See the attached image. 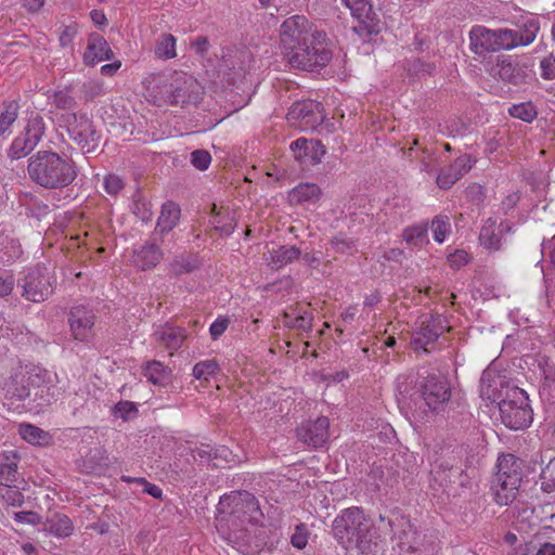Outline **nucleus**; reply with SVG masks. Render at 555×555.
<instances>
[{
    "mask_svg": "<svg viewBox=\"0 0 555 555\" xmlns=\"http://www.w3.org/2000/svg\"><path fill=\"white\" fill-rule=\"evenodd\" d=\"M280 46L283 56L296 68L312 70L323 67L332 57L325 35L312 31L309 21L302 15H294L283 22Z\"/></svg>",
    "mask_w": 555,
    "mask_h": 555,
    "instance_id": "f257e3e1",
    "label": "nucleus"
},
{
    "mask_svg": "<svg viewBox=\"0 0 555 555\" xmlns=\"http://www.w3.org/2000/svg\"><path fill=\"white\" fill-rule=\"evenodd\" d=\"M450 397L451 388L444 377L430 376L420 385L413 376H399L396 382L398 406L409 420H421L427 409H441Z\"/></svg>",
    "mask_w": 555,
    "mask_h": 555,
    "instance_id": "f03ea898",
    "label": "nucleus"
},
{
    "mask_svg": "<svg viewBox=\"0 0 555 555\" xmlns=\"http://www.w3.org/2000/svg\"><path fill=\"white\" fill-rule=\"evenodd\" d=\"M337 542L356 555H373L378 538L374 521L359 507L341 511L333 521Z\"/></svg>",
    "mask_w": 555,
    "mask_h": 555,
    "instance_id": "7ed1b4c3",
    "label": "nucleus"
},
{
    "mask_svg": "<svg viewBox=\"0 0 555 555\" xmlns=\"http://www.w3.org/2000/svg\"><path fill=\"white\" fill-rule=\"evenodd\" d=\"M216 528L230 542L236 543V529L245 524H257L262 517L258 502L250 493L223 495L217 507Z\"/></svg>",
    "mask_w": 555,
    "mask_h": 555,
    "instance_id": "20e7f679",
    "label": "nucleus"
},
{
    "mask_svg": "<svg viewBox=\"0 0 555 555\" xmlns=\"http://www.w3.org/2000/svg\"><path fill=\"white\" fill-rule=\"evenodd\" d=\"M28 173L36 183L49 189L66 186L77 177L73 160L49 151H39L29 159Z\"/></svg>",
    "mask_w": 555,
    "mask_h": 555,
    "instance_id": "39448f33",
    "label": "nucleus"
},
{
    "mask_svg": "<svg viewBox=\"0 0 555 555\" xmlns=\"http://www.w3.org/2000/svg\"><path fill=\"white\" fill-rule=\"evenodd\" d=\"M490 386L482 387L481 396L496 404L499 420L512 430L527 428L532 422V410L527 393L518 387L502 386L498 395L489 393Z\"/></svg>",
    "mask_w": 555,
    "mask_h": 555,
    "instance_id": "423d86ee",
    "label": "nucleus"
},
{
    "mask_svg": "<svg viewBox=\"0 0 555 555\" xmlns=\"http://www.w3.org/2000/svg\"><path fill=\"white\" fill-rule=\"evenodd\" d=\"M521 482L520 463L512 454H504L498 459V473L492 482L491 490L494 500L500 505H508L518 493Z\"/></svg>",
    "mask_w": 555,
    "mask_h": 555,
    "instance_id": "0eeeda50",
    "label": "nucleus"
},
{
    "mask_svg": "<svg viewBox=\"0 0 555 555\" xmlns=\"http://www.w3.org/2000/svg\"><path fill=\"white\" fill-rule=\"evenodd\" d=\"M59 124L66 128L69 138L83 153H91L96 149L100 135L86 113H63L59 117Z\"/></svg>",
    "mask_w": 555,
    "mask_h": 555,
    "instance_id": "6e6552de",
    "label": "nucleus"
},
{
    "mask_svg": "<svg viewBox=\"0 0 555 555\" xmlns=\"http://www.w3.org/2000/svg\"><path fill=\"white\" fill-rule=\"evenodd\" d=\"M46 131L43 117L38 112H30L24 131L12 142L9 156L18 159L28 155L40 142Z\"/></svg>",
    "mask_w": 555,
    "mask_h": 555,
    "instance_id": "1a4fd4ad",
    "label": "nucleus"
},
{
    "mask_svg": "<svg viewBox=\"0 0 555 555\" xmlns=\"http://www.w3.org/2000/svg\"><path fill=\"white\" fill-rule=\"evenodd\" d=\"M323 120L322 106L313 100L298 101L292 105L287 121L301 131L314 129Z\"/></svg>",
    "mask_w": 555,
    "mask_h": 555,
    "instance_id": "9d476101",
    "label": "nucleus"
},
{
    "mask_svg": "<svg viewBox=\"0 0 555 555\" xmlns=\"http://www.w3.org/2000/svg\"><path fill=\"white\" fill-rule=\"evenodd\" d=\"M53 283L54 278L47 270H34L25 278L24 296L34 302L43 301L52 293Z\"/></svg>",
    "mask_w": 555,
    "mask_h": 555,
    "instance_id": "9b49d317",
    "label": "nucleus"
},
{
    "mask_svg": "<svg viewBox=\"0 0 555 555\" xmlns=\"http://www.w3.org/2000/svg\"><path fill=\"white\" fill-rule=\"evenodd\" d=\"M446 328L442 317H424L421 322V328L415 333L412 340L414 348L427 351V346L435 341Z\"/></svg>",
    "mask_w": 555,
    "mask_h": 555,
    "instance_id": "f8f14e48",
    "label": "nucleus"
},
{
    "mask_svg": "<svg viewBox=\"0 0 555 555\" xmlns=\"http://www.w3.org/2000/svg\"><path fill=\"white\" fill-rule=\"evenodd\" d=\"M296 160L301 164H318L325 154L324 146L317 140L299 138L291 144Z\"/></svg>",
    "mask_w": 555,
    "mask_h": 555,
    "instance_id": "ddd939ff",
    "label": "nucleus"
},
{
    "mask_svg": "<svg viewBox=\"0 0 555 555\" xmlns=\"http://www.w3.org/2000/svg\"><path fill=\"white\" fill-rule=\"evenodd\" d=\"M511 227L507 222L489 218L481 228L479 241L480 244L490 250H499L502 246L504 233L508 232Z\"/></svg>",
    "mask_w": 555,
    "mask_h": 555,
    "instance_id": "4468645a",
    "label": "nucleus"
},
{
    "mask_svg": "<svg viewBox=\"0 0 555 555\" xmlns=\"http://www.w3.org/2000/svg\"><path fill=\"white\" fill-rule=\"evenodd\" d=\"M330 421L327 417H319L312 424L302 426L297 430L298 438L306 444L320 448L328 438Z\"/></svg>",
    "mask_w": 555,
    "mask_h": 555,
    "instance_id": "2eb2a0df",
    "label": "nucleus"
},
{
    "mask_svg": "<svg viewBox=\"0 0 555 555\" xmlns=\"http://www.w3.org/2000/svg\"><path fill=\"white\" fill-rule=\"evenodd\" d=\"M93 314L82 307H76L70 312L69 326L77 340H87L93 327Z\"/></svg>",
    "mask_w": 555,
    "mask_h": 555,
    "instance_id": "dca6fc26",
    "label": "nucleus"
},
{
    "mask_svg": "<svg viewBox=\"0 0 555 555\" xmlns=\"http://www.w3.org/2000/svg\"><path fill=\"white\" fill-rule=\"evenodd\" d=\"M112 50L106 40L99 34H91L88 38L87 49L83 53V61L88 65H94L109 60Z\"/></svg>",
    "mask_w": 555,
    "mask_h": 555,
    "instance_id": "f3484780",
    "label": "nucleus"
},
{
    "mask_svg": "<svg viewBox=\"0 0 555 555\" xmlns=\"http://www.w3.org/2000/svg\"><path fill=\"white\" fill-rule=\"evenodd\" d=\"M300 250L291 245L268 247L263 254L264 261L272 269H280L300 257Z\"/></svg>",
    "mask_w": 555,
    "mask_h": 555,
    "instance_id": "a211bd4d",
    "label": "nucleus"
},
{
    "mask_svg": "<svg viewBox=\"0 0 555 555\" xmlns=\"http://www.w3.org/2000/svg\"><path fill=\"white\" fill-rule=\"evenodd\" d=\"M494 29L474 26L469 31L470 48L475 53L496 52Z\"/></svg>",
    "mask_w": 555,
    "mask_h": 555,
    "instance_id": "6ab92c4d",
    "label": "nucleus"
},
{
    "mask_svg": "<svg viewBox=\"0 0 555 555\" xmlns=\"http://www.w3.org/2000/svg\"><path fill=\"white\" fill-rule=\"evenodd\" d=\"M474 165V159L470 155H462L455 159L451 165V169L454 170L452 177H447V172H440L437 177V184L441 189H449L455 183L464 173L470 170Z\"/></svg>",
    "mask_w": 555,
    "mask_h": 555,
    "instance_id": "aec40b11",
    "label": "nucleus"
},
{
    "mask_svg": "<svg viewBox=\"0 0 555 555\" xmlns=\"http://www.w3.org/2000/svg\"><path fill=\"white\" fill-rule=\"evenodd\" d=\"M162 259V251L153 244L144 245L133 253V263L141 270L154 268Z\"/></svg>",
    "mask_w": 555,
    "mask_h": 555,
    "instance_id": "412c9836",
    "label": "nucleus"
},
{
    "mask_svg": "<svg viewBox=\"0 0 555 555\" xmlns=\"http://www.w3.org/2000/svg\"><path fill=\"white\" fill-rule=\"evenodd\" d=\"M18 434L23 440L33 446L48 447L53 442L52 436L48 431L31 424L21 423Z\"/></svg>",
    "mask_w": 555,
    "mask_h": 555,
    "instance_id": "4be33fe9",
    "label": "nucleus"
},
{
    "mask_svg": "<svg viewBox=\"0 0 555 555\" xmlns=\"http://www.w3.org/2000/svg\"><path fill=\"white\" fill-rule=\"evenodd\" d=\"M517 25L519 27L518 40L520 44L528 46L533 42L540 30L538 17L534 14L527 13L521 15L520 20L517 22Z\"/></svg>",
    "mask_w": 555,
    "mask_h": 555,
    "instance_id": "5701e85b",
    "label": "nucleus"
},
{
    "mask_svg": "<svg viewBox=\"0 0 555 555\" xmlns=\"http://www.w3.org/2000/svg\"><path fill=\"white\" fill-rule=\"evenodd\" d=\"M321 195L320 188L314 183H300L288 194L292 204H311L315 203Z\"/></svg>",
    "mask_w": 555,
    "mask_h": 555,
    "instance_id": "b1692460",
    "label": "nucleus"
},
{
    "mask_svg": "<svg viewBox=\"0 0 555 555\" xmlns=\"http://www.w3.org/2000/svg\"><path fill=\"white\" fill-rule=\"evenodd\" d=\"M179 218V206L173 202H168L163 205L157 227L159 228L160 232L170 231L177 224Z\"/></svg>",
    "mask_w": 555,
    "mask_h": 555,
    "instance_id": "393cba45",
    "label": "nucleus"
},
{
    "mask_svg": "<svg viewBox=\"0 0 555 555\" xmlns=\"http://www.w3.org/2000/svg\"><path fill=\"white\" fill-rule=\"evenodd\" d=\"M494 34L496 51L511 50L521 46L518 40V31L516 30L501 28L494 29Z\"/></svg>",
    "mask_w": 555,
    "mask_h": 555,
    "instance_id": "a878e982",
    "label": "nucleus"
},
{
    "mask_svg": "<svg viewBox=\"0 0 555 555\" xmlns=\"http://www.w3.org/2000/svg\"><path fill=\"white\" fill-rule=\"evenodd\" d=\"M346 8L350 10L351 15L360 23H365L372 14V4L370 0H341Z\"/></svg>",
    "mask_w": 555,
    "mask_h": 555,
    "instance_id": "bb28decb",
    "label": "nucleus"
},
{
    "mask_svg": "<svg viewBox=\"0 0 555 555\" xmlns=\"http://www.w3.org/2000/svg\"><path fill=\"white\" fill-rule=\"evenodd\" d=\"M212 217L210 223L221 235H230L235 228V220L233 216L227 214L225 216H221V211L218 209L217 205L212 207Z\"/></svg>",
    "mask_w": 555,
    "mask_h": 555,
    "instance_id": "cd10ccee",
    "label": "nucleus"
},
{
    "mask_svg": "<svg viewBox=\"0 0 555 555\" xmlns=\"http://www.w3.org/2000/svg\"><path fill=\"white\" fill-rule=\"evenodd\" d=\"M155 55L162 60L173 59L176 53V38L170 34L162 35L155 47Z\"/></svg>",
    "mask_w": 555,
    "mask_h": 555,
    "instance_id": "c85d7f7f",
    "label": "nucleus"
},
{
    "mask_svg": "<svg viewBox=\"0 0 555 555\" xmlns=\"http://www.w3.org/2000/svg\"><path fill=\"white\" fill-rule=\"evenodd\" d=\"M170 371L160 362L153 361L145 367V376L154 385H165L169 379Z\"/></svg>",
    "mask_w": 555,
    "mask_h": 555,
    "instance_id": "c756f323",
    "label": "nucleus"
},
{
    "mask_svg": "<svg viewBox=\"0 0 555 555\" xmlns=\"http://www.w3.org/2000/svg\"><path fill=\"white\" fill-rule=\"evenodd\" d=\"M156 335L170 349H177L184 338L183 331L172 326L163 327Z\"/></svg>",
    "mask_w": 555,
    "mask_h": 555,
    "instance_id": "7c9ffc66",
    "label": "nucleus"
},
{
    "mask_svg": "<svg viewBox=\"0 0 555 555\" xmlns=\"http://www.w3.org/2000/svg\"><path fill=\"white\" fill-rule=\"evenodd\" d=\"M17 118V105L9 103L0 107V137L9 133Z\"/></svg>",
    "mask_w": 555,
    "mask_h": 555,
    "instance_id": "2f4dec72",
    "label": "nucleus"
},
{
    "mask_svg": "<svg viewBox=\"0 0 555 555\" xmlns=\"http://www.w3.org/2000/svg\"><path fill=\"white\" fill-rule=\"evenodd\" d=\"M49 530L55 537H68L73 532V524L65 515H55L49 521Z\"/></svg>",
    "mask_w": 555,
    "mask_h": 555,
    "instance_id": "473e14b6",
    "label": "nucleus"
},
{
    "mask_svg": "<svg viewBox=\"0 0 555 555\" xmlns=\"http://www.w3.org/2000/svg\"><path fill=\"white\" fill-rule=\"evenodd\" d=\"M403 240L411 246H420L427 242V229L425 225L415 224L404 229Z\"/></svg>",
    "mask_w": 555,
    "mask_h": 555,
    "instance_id": "72a5a7b5",
    "label": "nucleus"
},
{
    "mask_svg": "<svg viewBox=\"0 0 555 555\" xmlns=\"http://www.w3.org/2000/svg\"><path fill=\"white\" fill-rule=\"evenodd\" d=\"M219 364L216 360L208 359L196 363L193 367V376L198 380H208L217 374Z\"/></svg>",
    "mask_w": 555,
    "mask_h": 555,
    "instance_id": "f704fd0d",
    "label": "nucleus"
},
{
    "mask_svg": "<svg viewBox=\"0 0 555 555\" xmlns=\"http://www.w3.org/2000/svg\"><path fill=\"white\" fill-rule=\"evenodd\" d=\"M508 112L514 118L526 122H531L537 116V111L530 102L515 104L508 108Z\"/></svg>",
    "mask_w": 555,
    "mask_h": 555,
    "instance_id": "c9c22d12",
    "label": "nucleus"
},
{
    "mask_svg": "<svg viewBox=\"0 0 555 555\" xmlns=\"http://www.w3.org/2000/svg\"><path fill=\"white\" fill-rule=\"evenodd\" d=\"M451 231V224L447 217H436L431 221V232L434 240L441 244L446 241L447 235Z\"/></svg>",
    "mask_w": 555,
    "mask_h": 555,
    "instance_id": "e433bc0d",
    "label": "nucleus"
},
{
    "mask_svg": "<svg viewBox=\"0 0 555 555\" xmlns=\"http://www.w3.org/2000/svg\"><path fill=\"white\" fill-rule=\"evenodd\" d=\"M541 489L546 493L555 491V457L541 472Z\"/></svg>",
    "mask_w": 555,
    "mask_h": 555,
    "instance_id": "4c0bfd02",
    "label": "nucleus"
},
{
    "mask_svg": "<svg viewBox=\"0 0 555 555\" xmlns=\"http://www.w3.org/2000/svg\"><path fill=\"white\" fill-rule=\"evenodd\" d=\"M137 412L138 411L134 403L130 401H121L117 403L113 409L114 416L124 421L131 420L137 415Z\"/></svg>",
    "mask_w": 555,
    "mask_h": 555,
    "instance_id": "58836bf2",
    "label": "nucleus"
},
{
    "mask_svg": "<svg viewBox=\"0 0 555 555\" xmlns=\"http://www.w3.org/2000/svg\"><path fill=\"white\" fill-rule=\"evenodd\" d=\"M78 33V26L77 24H70L66 26H62L60 28L59 33V41L62 47H68L72 44L73 40L75 39L76 35Z\"/></svg>",
    "mask_w": 555,
    "mask_h": 555,
    "instance_id": "ea45409f",
    "label": "nucleus"
},
{
    "mask_svg": "<svg viewBox=\"0 0 555 555\" xmlns=\"http://www.w3.org/2000/svg\"><path fill=\"white\" fill-rule=\"evenodd\" d=\"M2 499L8 505L17 506L23 503V494L11 485L5 486L2 490Z\"/></svg>",
    "mask_w": 555,
    "mask_h": 555,
    "instance_id": "a19ab883",
    "label": "nucleus"
},
{
    "mask_svg": "<svg viewBox=\"0 0 555 555\" xmlns=\"http://www.w3.org/2000/svg\"><path fill=\"white\" fill-rule=\"evenodd\" d=\"M193 166L199 170H205L211 163V156L207 151H194L191 155Z\"/></svg>",
    "mask_w": 555,
    "mask_h": 555,
    "instance_id": "79ce46f5",
    "label": "nucleus"
},
{
    "mask_svg": "<svg viewBox=\"0 0 555 555\" xmlns=\"http://www.w3.org/2000/svg\"><path fill=\"white\" fill-rule=\"evenodd\" d=\"M53 103L57 108L66 111L74 106L75 101L69 91L61 90L54 93Z\"/></svg>",
    "mask_w": 555,
    "mask_h": 555,
    "instance_id": "37998d69",
    "label": "nucleus"
},
{
    "mask_svg": "<svg viewBox=\"0 0 555 555\" xmlns=\"http://www.w3.org/2000/svg\"><path fill=\"white\" fill-rule=\"evenodd\" d=\"M291 543L298 550L306 547L308 543V530L304 525L296 527L295 532L291 537Z\"/></svg>",
    "mask_w": 555,
    "mask_h": 555,
    "instance_id": "c03bdc74",
    "label": "nucleus"
},
{
    "mask_svg": "<svg viewBox=\"0 0 555 555\" xmlns=\"http://www.w3.org/2000/svg\"><path fill=\"white\" fill-rule=\"evenodd\" d=\"M124 188V182L117 175H108L104 179V189L111 195L118 194Z\"/></svg>",
    "mask_w": 555,
    "mask_h": 555,
    "instance_id": "a18cd8bd",
    "label": "nucleus"
},
{
    "mask_svg": "<svg viewBox=\"0 0 555 555\" xmlns=\"http://www.w3.org/2000/svg\"><path fill=\"white\" fill-rule=\"evenodd\" d=\"M230 320L228 318L219 317L210 325L209 332L214 339L219 338L228 328Z\"/></svg>",
    "mask_w": 555,
    "mask_h": 555,
    "instance_id": "49530a36",
    "label": "nucleus"
},
{
    "mask_svg": "<svg viewBox=\"0 0 555 555\" xmlns=\"http://www.w3.org/2000/svg\"><path fill=\"white\" fill-rule=\"evenodd\" d=\"M469 261V255L465 250H455L448 256V262L453 268H460Z\"/></svg>",
    "mask_w": 555,
    "mask_h": 555,
    "instance_id": "de8ad7c7",
    "label": "nucleus"
},
{
    "mask_svg": "<svg viewBox=\"0 0 555 555\" xmlns=\"http://www.w3.org/2000/svg\"><path fill=\"white\" fill-rule=\"evenodd\" d=\"M541 75L544 79H555V57H546L541 61Z\"/></svg>",
    "mask_w": 555,
    "mask_h": 555,
    "instance_id": "09e8293b",
    "label": "nucleus"
},
{
    "mask_svg": "<svg viewBox=\"0 0 555 555\" xmlns=\"http://www.w3.org/2000/svg\"><path fill=\"white\" fill-rule=\"evenodd\" d=\"M14 288V278L0 272V297L8 296Z\"/></svg>",
    "mask_w": 555,
    "mask_h": 555,
    "instance_id": "8fccbe9b",
    "label": "nucleus"
},
{
    "mask_svg": "<svg viewBox=\"0 0 555 555\" xmlns=\"http://www.w3.org/2000/svg\"><path fill=\"white\" fill-rule=\"evenodd\" d=\"M5 393L11 398L24 399L28 396V389L25 386L22 387H13V382L5 385Z\"/></svg>",
    "mask_w": 555,
    "mask_h": 555,
    "instance_id": "3c124183",
    "label": "nucleus"
},
{
    "mask_svg": "<svg viewBox=\"0 0 555 555\" xmlns=\"http://www.w3.org/2000/svg\"><path fill=\"white\" fill-rule=\"evenodd\" d=\"M332 244L335 250L341 254L350 253L353 249V242L348 238L336 237Z\"/></svg>",
    "mask_w": 555,
    "mask_h": 555,
    "instance_id": "603ef678",
    "label": "nucleus"
},
{
    "mask_svg": "<svg viewBox=\"0 0 555 555\" xmlns=\"http://www.w3.org/2000/svg\"><path fill=\"white\" fill-rule=\"evenodd\" d=\"M231 455V452L225 447H220L214 451V466H220L221 461L219 459H222L227 464H231L232 460L229 459Z\"/></svg>",
    "mask_w": 555,
    "mask_h": 555,
    "instance_id": "864d4df0",
    "label": "nucleus"
},
{
    "mask_svg": "<svg viewBox=\"0 0 555 555\" xmlns=\"http://www.w3.org/2000/svg\"><path fill=\"white\" fill-rule=\"evenodd\" d=\"M14 518L22 524H36L39 517L31 512H18L14 514Z\"/></svg>",
    "mask_w": 555,
    "mask_h": 555,
    "instance_id": "5fc2aeb1",
    "label": "nucleus"
},
{
    "mask_svg": "<svg viewBox=\"0 0 555 555\" xmlns=\"http://www.w3.org/2000/svg\"><path fill=\"white\" fill-rule=\"evenodd\" d=\"M44 0H23V7L31 13H36L42 9Z\"/></svg>",
    "mask_w": 555,
    "mask_h": 555,
    "instance_id": "6e6d98bb",
    "label": "nucleus"
},
{
    "mask_svg": "<svg viewBox=\"0 0 555 555\" xmlns=\"http://www.w3.org/2000/svg\"><path fill=\"white\" fill-rule=\"evenodd\" d=\"M302 261L309 267H317L320 263V257L317 253H305L302 255Z\"/></svg>",
    "mask_w": 555,
    "mask_h": 555,
    "instance_id": "4d7b16f0",
    "label": "nucleus"
},
{
    "mask_svg": "<svg viewBox=\"0 0 555 555\" xmlns=\"http://www.w3.org/2000/svg\"><path fill=\"white\" fill-rule=\"evenodd\" d=\"M90 17L96 26H103L106 24V16L103 11L93 10L90 12Z\"/></svg>",
    "mask_w": 555,
    "mask_h": 555,
    "instance_id": "13d9d810",
    "label": "nucleus"
},
{
    "mask_svg": "<svg viewBox=\"0 0 555 555\" xmlns=\"http://www.w3.org/2000/svg\"><path fill=\"white\" fill-rule=\"evenodd\" d=\"M349 377V374L347 371L343 370L339 372H336L334 374H330L325 377V379L328 383H340Z\"/></svg>",
    "mask_w": 555,
    "mask_h": 555,
    "instance_id": "bf43d9fd",
    "label": "nucleus"
},
{
    "mask_svg": "<svg viewBox=\"0 0 555 555\" xmlns=\"http://www.w3.org/2000/svg\"><path fill=\"white\" fill-rule=\"evenodd\" d=\"M537 555H555V543L545 542L541 544Z\"/></svg>",
    "mask_w": 555,
    "mask_h": 555,
    "instance_id": "052dcab7",
    "label": "nucleus"
},
{
    "mask_svg": "<svg viewBox=\"0 0 555 555\" xmlns=\"http://www.w3.org/2000/svg\"><path fill=\"white\" fill-rule=\"evenodd\" d=\"M121 66L120 62H114L111 64L103 65L101 67V72L104 75H111L115 73Z\"/></svg>",
    "mask_w": 555,
    "mask_h": 555,
    "instance_id": "680f3d73",
    "label": "nucleus"
},
{
    "mask_svg": "<svg viewBox=\"0 0 555 555\" xmlns=\"http://www.w3.org/2000/svg\"><path fill=\"white\" fill-rule=\"evenodd\" d=\"M543 250H547L548 257L551 259V262L555 267V235L553 236L552 241L550 242L547 247H543Z\"/></svg>",
    "mask_w": 555,
    "mask_h": 555,
    "instance_id": "e2e57ef3",
    "label": "nucleus"
},
{
    "mask_svg": "<svg viewBox=\"0 0 555 555\" xmlns=\"http://www.w3.org/2000/svg\"><path fill=\"white\" fill-rule=\"evenodd\" d=\"M22 551L24 552L25 555H36L37 554L36 547L34 546V544H31L29 542L22 544Z\"/></svg>",
    "mask_w": 555,
    "mask_h": 555,
    "instance_id": "0e129e2a",
    "label": "nucleus"
},
{
    "mask_svg": "<svg viewBox=\"0 0 555 555\" xmlns=\"http://www.w3.org/2000/svg\"><path fill=\"white\" fill-rule=\"evenodd\" d=\"M147 492L154 498H160L162 495V490L157 486L149 487Z\"/></svg>",
    "mask_w": 555,
    "mask_h": 555,
    "instance_id": "69168bd1",
    "label": "nucleus"
},
{
    "mask_svg": "<svg viewBox=\"0 0 555 555\" xmlns=\"http://www.w3.org/2000/svg\"><path fill=\"white\" fill-rule=\"evenodd\" d=\"M209 447H205V449H201L198 451V455L203 459V454H207L208 455V460H211L214 462V457L211 456L210 452H212V449H209V452L206 450L208 449Z\"/></svg>",
    "mask_w": 555,
    "mask_h": 555,
    "instance_id": "338daca9",
    "label": "nucleus"
},
{
    "mask_svg": "<svg viewBox=\"0 0 555 555\" xmlns=\"http://www.w3.org/2000/svg\"><path fill=\"white\" fill-rule=\"evenodd\" d=\"M395 344H396V340H395V338H393V337H388V338L386 339V341H385V345H386L387 347H392V346H395Z\"/></svg>",
    "mask_w": 555,
    "mask_h": 555,
    "instance_id": "774afa93",
    "label": "nucleus"
}]
</instances>
